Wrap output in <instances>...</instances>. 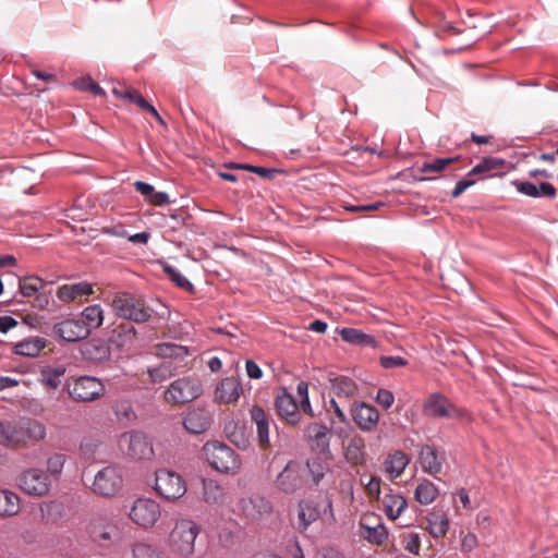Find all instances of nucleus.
I'll list each match as a JSON object with an SVG mask.
<instances>
[{
	"label": "nucleus",
	"mask_w": 558,
	"mask_h": 558,
	"mask_svg": "<svg viewBox=\"0 0 558 558\" xmlns=\"http://www.w3.org/2000/svg\"><path fill=\"white\" fill-rule=\"evenodd\" d=\"M46 435V426L34 418H21L16 422L0 421V444L4 446H19L31 441H40Z\"/></svg>",
	"instance_id": "nucleus-1"
},
{
	"label": "nucleus",
	"mask_w": 558,
	"mask_h": 558,
	"mask_svg": "<svg viewBox=\"0 0 558 558\" xmlns=\"http://www.w3.org/2000/svg\"><path fill=\"white\" fill-rule=\"evenodd\" d=\"M201 529L190 519L178 520L169 534L170 553L179 558H190L195 551V539Z\"/></svg>",
	"instance_id": "nucleus-2"
},
{
	"label": "nucleus",
	"mask_w": 558,
	"mask_h": 558,
	"mask_svg": "<svg viewBox=\"0 0 558 558\" xmlns=\"http://www.w3.org/2000/svg\"><path fill=\"white\" fill-rule=\"evenodd\" d=\"M112 308L117 316L136 324L148 322L154 314V310L143 296L126 292L118 293L113 298Z\"/></svg>",
	"instance_id": "nucleus-3"
},
{
	"label": "nucleus",
	"mask_w": 558,
	"mask_h": 558,
	"mask_svg": "<svg viewBox=\"0 0 558 558\" xmlns=\"http://www.w3.org/2000/svg\"><path fill=\"white\" fill-rule=\"evenodd\" d=\"M203 452L209 465L218 472L235 474L240 470L239 456L223 442L208 441L204 445Z\"/></svg>",
	"instance_id": "nucleus-4"
},
{
	"label": "nucleus",
	"mask_w": 558,
	"mask_h": 558,
	"mask_svg": "<svg viewBox=\"0 0 558 558\" xmlns=\"http://www.w3.org/2000/svg\"><path fill=\"white\" fill-rule=\"evenodd\" d=\"M203 392L201 380L193 376H186L173 380L165 391V400L168 403L183 404L197 399Z\"/></svg>",
	"instance_id": "nucleus-5"
},
{
	"label": "nucleus",
	"mask_w": 558,
	"mask_h": 558,
	"mask_svg": "<svg viewBox=\"0 0 558 558\" xmlns=\"http://www.w3.org/2000/svg\"><path fill=\"white\" fill-rule=\"evenodd\" d=\"M322 515L326 517V521L329 524L336 522L332 509V500L330 498H327L324 505L315 500H301L299 502L298 510L299 531L305 532L308 526L317 521Z\"/></svg>",
	"instance_id": "nucleus-6"
},
{
	"label": "nucleus",
	"mask_w": 558,
	"mask_h": 558,
	"mask_svg": "<svg viewBox=\"0 0 558 558\" xmlns=\"http://www.w3.org/2000/svg\"><path fill=\"white\" fill-rule=\"evenodd\" d=\"M154 490L163 499L174 501L186 493V484L183 477L167 469H160L155 473Z\"/></svg>",
	"instance_id": "nucleus-7"
},
{
	"label": "nucleus",
	"mask_w": 558,
	"mask_h": 558,
	"mask_svg": "<svg viewBox=\"0 0 558 558\" xmlns=\"http://www.w3.org/2000/svg\"><path fill=\"white\" fill-rule=\"evenodd\" d=\"M423 414L432 418H462L465 410L457 407L440 392L430 393L422 405Z\"/></svg>",
	"instance_id": "nucleus-8"
},
{
	"label": "nucleus",
	"mask_w": 558,
	"mask_h": 558,
	"mask_svg": "<svg viewBox=\"0 0 558 558\" xmlns=\"http://www.w3.org/2000/svg\"><path fill=\"white\" fill-rule=\"evenodd\" d=\"M70 397L77 402H90L101 398L106 388L104 383L94 376H80L68 385Z\"/></svg>",
	"instance_id": "nucleus-9"
},
{
	"label": "nucleus",
	"mask_w": 558,
	"mask_h": 558,
	"mask_svg": "<svg viewBox=\"0 0 558 558\" xmlns=\"http://www.w3.org/2000/svg\"><path fill=\"white\" fill-rule=\"evenodd\" d=\"M17 485L28 496L44 497L50 492L51 478L47 472L38 468H31L19 475Z\"/></svg>",
	"instance_id": "nucleus-10"
},
{
	"label": "nucleus",
	"mask_w": 558,
	"mask_h": 558,
	"mask_svg": "<svg viewBox=\"0 0 558 558\" xmlns=\"http://www.w3.org/2000/svg\"><path fill=\"white\" fill-rule=\"evenodd\" d=\"M160 517V505L150 498H137L129 511L131 521L142 529L153 527Z\"/></svg>",
	"instance_id": "nucleus-11"
},
{
	"label": "nucleus",
	"mask_w": 558,
	"mask_h": 558,
	"mask_svg": "<svg viewBox=\"0 0 558 558\" xmlns=\"http://www.w3.org/2000/svg\"><path fill=\"white\" fill-rule=\"evenodd\" d=\"M120 446L135 461L150 460L155 452L151 441L142 432H128L120 436Z\"/></svg>",
	"instance_id": "nucleus-12"
},
{
	"label": "nucleus",
	"mask_w": 558,
	"mask_h": 558,
	"mask_svg": "<svg viewBox=\"0 0 558 558\" xmlns=\"http://www.w3.org/2000/svg\"><path fill=\"white\" fill-rule=\"evenodd\" d=\"M305 483V469L296 461H289L275 480V487L286 494L292 495L300 490Z\"/></svg>",
	"instance_id": "nucleus-13"
},
{
	"label": "nucleus",
	"mask_w": 558,
	"mask_h": 558,
	"mask_svg": "<svg viewBox=\"0 0 558 558\" xmlns=\"http://www.w3.org/2000/svg\"><path fill=\"white\" fill-rule=\"evenodd\" d=\"M122 484L120 470L116 466H106L95 475L92 489L99 496L111 497L122 488Z\"/></svg>",
	"instance_id": "nucleus-14"
},
{
	"label": "nucleus",
	"mask_w": 558,
	"mask_h": 558,
	"mask_svg": "<svg viewBox=\"0 0 558 558\" xmlns=\"http://www.w3.org/2000/svg\"><path fill=\"white\" fill-rule=\"evenodd\" d=\"M331 425L332 421L329 425L323 422H312L305 427L304 437L313 451L322 454L330 452Z\"/></svg>",
	"instance_id": "nucleus-15"
},
{
	"label": "nucleus",
	"mask_w": 558,
	"mask_h": 558,
	"mask_svg": "<svg viewBox=\"0 0 558 558\" xmlns=\"http://www.w3.org/2000/svg\"><path fill=\"white\" fill-rule=\"evenodd\" d=\"M351 416L356 426L365 433L375 432L378 426L379 413L377 409L365 402H353Z\"/></svg>",
	"instance_id": "nucleus-16"
},
{
	"label": "nucleus",
	"mask_w": 558,
	"mask_h": 558,
	"mask_svg": "<svg viewBox=\"0 0 558 558\" xmlns=\"http://www.w3.org/2000/svg\"><path fill=\"white\" fill-rule=\"evenodd\" d=\"M243 393L241 379L235 376L222 378L215 389V401L219 404L235 403Z\"/></svg>",
	"instance_id": "nucleus-17"
},
{
	"label": "nucleus",
	"mask_w": 558,
	"mask_h": 558,
	"mask_svg": "<svg viewBox=\"0 0 558 558\" xmlns=\"http://www.w3.org/2000/svg\"><path fill=\"white\" fill-rule=\"evenodd\" d=\"M241 509L246 518L259 520L272 512V504L262 495H252L241 500Z\"/></svg>",
	"instance_id": "nucleus-18"
},
{
	"label": "nucleus",
	"mask_w": 558,
	"mask_h": 558,
	"mask_svg": "<svg viewBox=\"0 0 558 558\" xmlns=\"http://www.w3.org/2000/svg\"><path fill=\"white\" fill-rule=\"evenodd\" d=\"M53 333L66 342H76L88 337L77 318H68L54 324Z\"/></svg>",
	"instance_id": "nucleus-19"
},
{
	"label": "nucleus",
	"mask_w": 558,
	"mask_h": 558,
	"mask_svg": "<svg viewBox=\"0 0 558 558\" xmlns=\"http://www.w3.org/2000/svg\"><path fill=\"white\" fill-rule=\"evenodd\" d=\"M93 284L88 281H80L75 283H65L58 287L56 295L62 303H70L82 300L93 294Z\"/></svg>",
	"instance_id": "nucleus-20"
},
{
	"label": "nucleus",
	"mask_w": 558,
	"mask_h": 558,
	"mask_svg": "<svg viewBox=\"0 0 558 558\" xmlns=\"http://www.w3.org/2000/svg\"><path fill=\"white\" fill-rule=\"evenodd\" d=\"M277 412L281 418L291 425H296L301 422L302 415L299 405L292 395L282 392L278 395L275 402Z\"/></svg>",
	"instance_id": "nucleus-21"
},
{
	"label": "nucleus",
	"mask_w": 558,
	"mask_h": 558,
	"mask_svg": "<svg viewBox=\"0 0 558 558\" xmlns=\"http://www.w3.org/2000/svg\"><path fill=\"white\" fill-rule=\"evenodd\" d=\"M111 342L119 349L131 350L137 340V331L130 322H124L112 330Z\"/></svg>",
	"instance_id": "nucleus-22"
},
{
	"label": "nucleus",
	"mask_w": 558,
	"mask_h": 558,
	"mask_svg": "<svg viewBox=\"0 0 558 558\" xmlns=\"http://www.w3.org/2000/svg\"><path fill=\"white\" fill-rule=\"evenodd\" d=\"M251 421L256 425L257 438L262 446L270 444L269 427L270 416L259 405H253L250 410Z\"/></svg>",
	"instance_id": "nucleus-23"
},
{
	"label": "nucleus",
	"mask_w": 558,
	"mask_h": 558,
	"mask_svg": "<svg viewBox=\"0 0 558 558\" xmlns=\"http://www.w3.org/2000/svg\"><path fill=\"white\" fill-rule=\"evenodd\" d=\"M426 530L434 538L444 537L450 526L449 519L445 511L432 509L425 517Z\"/></svg>",
	"instance_id": "nucleus-24"
},
{
	"label": "nucleus",
	"mask_w": 558,
	"mask_h": 558,
	"mask_svg": "<svg viewBox=\"0 0 558 558\" xmlns=\"http://www.w3.org/2000/svg\"><path fill=\"white\" fill-rule=\"evenodd\" d=\"M77 319L85 327V331L89 336L102 325L105 319L104 308L99 304L88 305L82 311Z\"/></svg>",
	"instance_id": "nucleus-25"
},
{
	"label": "nucleus",
	"mask_w": 558,
	"mask_h": 558,
	"mask_svg": "<svg viewBox=\"0 0 558 558\" xmlns=\"http://www.w3.org/2000/svg\"><path fill=\"white\" fill-rule=\"evenodd\" d=\"M341 339L350 344L359 345L363 348H377V340L368 333H365L361 329L344 327L339 331Z\"/></svg>",
	"instance_id": "nucleus-26"
},
{
	"label": "nucleus",
	"mask_w": 558,
	"mask_h": 558,
	"mask_svg": "<svg viewBox=\"0 0 558 558\" xmlns=\"http://www.w3.org/2000/svg\"><path fill=\"white\" fill-rule=\"evenodd\" d=\"M418 459L424 472L435 475L441 471L442 462L434 447L423 446L420 450Z\"/></svg>",
	"instance_id": "nucleus-27"
},
{
	"label": "nucleus",
	"mask_w": 558,
	"mask_h": 558,
	"mask_svg": "<svg viewBox=\"0 0 558 558\" xmlns=\"http://www.w3.org/2000/svg\"><path fill=\"white\" fill-rule=\"evenodd\" d=\"M409 462L410 459L408 454L401 450H397L386 458L384 462L385 472L389 478L395 480L403 473Z\"/></svg>",
	"instance_id": "nucleus-28"
},
{
	"label": "nucleus",
	"mask_w": 558,
	"mask_h": 558,
	"mask_svg": "<svg viewBox=\"0 0 558 558\" xmlns=\"http://www.w3.org/2000/svg\"><path fill=\"white\" fill-rule=\"evenodd\" d=\"M183 426L191 434H202L209 426V420L203 410L194 409L184 416Z\"/></svg>",
	"instance_id": "nucleus-29"
},
{
	"label": "nucleus",
	"mask_w": 558,
	"mask_h": 558,
	"mask_svg": "<svg viewBox=\"0 0 558 558\" xmlns=\"http://www.w3.org/2000/svg\"><path fill=\"white\" fill-rule=\"evenodd\" d=\"M330 390L338 398L349 399L355 395L357 386L348 376H336L330 378Z\"/></svg>",
	"instance_id": "nucleus-30"
},
{
	"label": "nucleus",
	"mask_w": 558,
	"mask_h": 558,
	"mask_svg": "<svg viewBox=\"0 0 558 558\" xmlns=\"http://www.w3.org/2000/svg\"><path fill=\"white\" fill-rule=\"evenodd\" d=\"M64 374L65 368L63 366H45L39 372V383L47 390H56L60 386Z\"/></svg>",
	"instance_id": "nucleus-31"
},
{
	"label": "nucleus",
	"mask_w": 558,
	"mask_h": 558,
	"mask_svg": "<svg viewBox=\"0 0 558 558\" xmlns=\"http://www.w3.org/2000/svg\"><path fill=\"white\" fill-rule=\"evenodd\" d=\"M155 354L162 359L184 360L191 354L190 349L172 342H162L155 345Z\"/></svg>",
	"instance_id": "nucleus-32"
},
{
	"label": "nucleus",
	"mask_w": 558,
	"mask_h": 558,
	"mask_svg": "<svg viewBox=\"0 0 558 558\" xmlns=\"http://www.w3.org/2000/svg\"><path fill=\"white\" fill-rule=\"evenodd\" d=\"M46 341L40 337H31L24 339L13 347V352L19 355L34 357L45 348Z\"/></svg>",
	"instance_id": "nucleus-33"
},
{
	"label": "nucleus",
	"mask_w": 558,
	"mask_h": 558,
	"mask_svg": "<svg viewBox=\"0 0 558 558\" xmlns=\"http://www.w3.org/2000/svg\"><path fill=\"white\" fill-rule=\"evenodd\" d=\"M383 505L386 515L391 520H396L407 508L408 502L400 494H388L384 497Z\"/></svg>",
	"instance_id": "nucleus-34"
},
{
	"label": "nucleus",
	"mask_w": 558,
	"mask_h": 558,
	"mask_svg": "<svg viewBox=\"0 0 558 558\" xmlns=\"http://www.w3.org/2000/svg\"><path fill=\"white\" fill-rule=\"evenodd\" d=\"M20 508L17 494L8 489H0V517L15 515Z\"/></svg>",
	"instance_id": "nucleus-35"
},
{
	"label": "nucleus",
	"mask_w": 558,
	"mask_h": 558,
	"mask_svg": "<svg viewBox=\"0 0 558 558\" xmlns=\"http://www.w3.org/2000/svg\"><path fill=\"white\" fill-rule=\"evenodd\" d=\"M437 486L428 480L420 483L414 492L415 500L423 506L430 505L437 498Z\"/></svg>",
	"instance_id": "nucleus-36"
},
{
	"label": "nucleus",
	"mask_w": 558,
	"mask_h": 558,
	"mask_svg": "<svg viewBox=\"0 0 558 558\" xmlns=\"http://www.w3.org/2000/svg\"><path fill=\"white\" fill-rule=\"evenodd\" d=\"M223 432L231 442L238 448L245 449L248 446V439L244 434V427L235 421H229L225 424Z\"/></svg>",
	"instance_id": "nucleus-37"
},
{
	"label": "nucleus",
	"mask_w": 558,
	"mask_h": 558,
	"mask_svg": "<svg viewBox=\"0 0 558 558\" xmlns=\"http://www.w3.org/2000/svg\"><path fill=\"white\" fill-rule=\"evenodd\" d=\"M46 284L47 282L38 276H29L20 280L19 292L25 298H34Z\"/></svg>",
	"instance_id": "nucleus-38"
},
{
	"label": "nucleus",
	"mask_w": 558,
	"mask_h": 558,
	"mask_svg": "<svg viewBox=\"0 0 558 558\" xmlns=\"http://www.w3.org/2000/svg\"><path fill=\"white\" fill-rule=\"evenodd\" d=\"M506 161L502 158L497 157H485L477 165H475L468 175L489 173L492 171L501 170L505 167Z\"/></svg>",
	"instance_id": "nucleus-39"
},
{
	"label": "nucleus",
	"mask_w": 558,
	"mask_h": 558,
	"mask_svg": "<svg viewBox=\"0 0 558 558\" xmlns=\"http://www.w3.org/2000/svg\"><path fill=\"white\" fill-rule=\"evenodd\" d=\"M163 272L169 277V279L180 289L193 292L194 286L193 283L175 267L165 263L162 265Z\"/></svg>",
	"instance_id": "nucleus-40"
},
{
	"label": "nucleus",
	"mask_w": 558,
	"mask_h": 558,
	"mask_svg": "<svg viewBox=\"0 0 558 558\" xmlns=\"http://www.w3.org/2000/svg\"><path fill=\"white\" fill-rule=\"evenodd\" d=\"M204 499L208 504H217L223 497V488L211 478L203 480Z\"/></svg>",
	"instance_id": "nucleus-41"
},
{
	"label": "nucleus",
	"mask_w": 558,
	"mask_h": 558,
	"mask_svg": "<svg viewBox=\"0 0 558 558\" xmlns=\"http://www.w3.org/2000/svg\"><path fill=\"white\" fill-rule=\"evenodd\" d=\"M175 367L171 361H163L156 367L148 368V375L154 383H162L173 376Z\"/></svg>",
	"instance_id": "nucleus-42"
},
{
	"label": "nucleus",
	"mask_w": 558,
	"mask_h": 558,
	"mask_svg": "<svg viewBox=\"0 0 558 558\" xmlns=\"http://www.w3.org/2000/svg\"><path fill=\"white\" fill-rule=\"evenodd\" d=\"M132 556L133 558H165L157 547L146 543H135L132 546Z\"/></svg>",
	"instance_id": "nucleus-43"
},
{
	"label": "nucleus",
	"mask_w": 558,
	"mask_h": 558,
	"mask_svg": "<svg viewBox=\"0 0 558 558\" xmlns=\"http://www.w3.org/2000/svg\"><path fill=\"white\" fill-rule=\"evenodd\" d=\"M362 527L364 529L362 534L369 543L380 545L388 538V531L384 524L374 527L362 525Z\"/></svg>",
	"instance_id": "nucleus-44"
},
{
	"label": "nucleus",
	"mask_w": 558,
	"mask_h": 558,
	"mask_svg": "<svg viewBox=\"0 0 558 558\" xmlns=\"http://www.w3.org/2000/svg\"><path fill=\"white\" fill-rule=\"evenodd\" d=\"M457 158H436L432 161L424 162L422 166L417 168V171L422 174H426L429 172H441L445 168L453 162Z\"/></svg>",
	"instance_id": "nucleus-45"
},
{
	"label": "nucleus",
	"mask_w": 558,
	"mask_h": 558,
	"mask_svg": "<svg viewBox=\"0 0 558 558\" xmlns=\"http://www.w3.org/2000/svg\"><path fill=\"white\" fill-rule=\"evenodd\" d=\"M363 440L361 438H353L347 448V458L353 463H360L363 461Z\"/></svg>",
	"instance_id": "nucleus-46"
},
{
	"label": "nucleus",
	"mask_w": 558,
	"mask_h": 558,
	"mask_svg": "<svg viewBox=\"0 0 558 558\" xmlns=\"http://www.w3.org/2000/svg\"><path fill=\"white\" fill-rule=\"evenodd\" d=\"M65 463V457L62 453H56L47 460V474L51 477L58 478L62 473Z\"/></svg>",
	"instance_id": "nucleus-47"
},
{
	"label": "nucleus",
	"mask_w": 558,
	"mask_h": 558,
	"mask_svg": "<svg viewBox=\"0 0 558 558\" xmlns=\"http://www.w3.org/2000/svg\"><path fill=\"white\" fill-rule=\"evenodd\" d=\"M512 185L515 187L517 192L533 198H538L537 186L534 183L515 180L512 182Z\"/></svg>",
	"instance_id": "nucleus-48"
},
{
	"label": "nucleus",
	"mask_w": 558,
	"mask_h": 558,
	"mask_svg": "<svg viewBox=\"0 0 558 558\" xmlns=\"http://www.w3.org/2000/svg\"><path fill=\"white\" fill-rule=\"evenodd\" d=\"M375 401L384 409L388 410L395 402V396L390 390L380 388L377 390Z\"/></svg>",
	"instance_id": "nucleus-49"
},
{
	"label": "nucleus",
	"mask_w": 558,
	"mask_h": 558,
	"mask_svg": "<svg viewBox=\"0 0 558 558\" xmlns=\"http://www.w3.org/2000/svg\"><path fill=\"white\" fill-rule=\"evenodd\" d=\"M50 299L51 292L43 289L33 298L32 306L39 311L45 310L49 305Z\"/></svg>",
	"instance_id": "nucleus-50"
},
{
	"label": "nucleus",
	"mask_w": 558,
	"mask_h": 558,
	"mask_svg": "<svg viewBox=\"0 0 558 558\" xmlns=\"http://www.w3.org/2000/svg\"><path fill=\"white\" fill-rule=\"evenodd\" d=\"M85 353L93 360H106L109 356V350L105 345H88Z\"/></svg>",
	"instance_id": "nucleus-51"
},
{
	"label": "nucleus",
	"mask_w": 558,
	"mask_h": 558,
	"mask_svg": "<svg viewBox=\"0 0 558 558\" xmlns=\"http://www.w3.org/2000/svg\"><path fill=\"white\" fill-rule=\"evenodd\" d=\"M408 364V361L399 355L392 356H381L380 357V365L384 368H396V367H402Z\"/></svg>",
	"instance_id": "nucleus-52"
},
{
	"label": "nucleus",
	"mask_w": 558,
	"mask_h": 558,
	"mask_svg": "<svg viewBox=\"0 0 558 558\" xmlns=\"http://www.w3.org/2000/svg\"><path fill=\"white\" fill-rule=\"evenodd\" d=\"M136 105L144 111L150 113L160 124H165L161 116L158 113L156 108L149 104L143 96H136Z\"/></svg>",
	"instance_id": "nucleus-53"
},
{
	"label": "nucleus",
	"mask_w": 558,
	"mask_h": 558,
	"mask_svg": "<svg viewBox=\"0 0 558 558\" xmlns=\"http://www.w3.org/2000/svg\"><path fill=\"white\" fill-rule=\"evenodd\" d=\"M112 93L129 102L136 104V96H142L136 89L133 88H113Z\"/></svg>",
	"instance_id": "nucleus-54"
},
{
	"label": "nucleus",
	"mask_w": 558,
	"mask_h": 558,
	"mask_svg": "<svg viewBox=\"0 0 558 558\" xmlns=\"http://www.w3.org/2000/svg\"><path fill=\"white\" fill-rule=\"evenodd\" d=\"M134 187L148 202L150 201L154 192L156 191L155 187L151 184L143 182V181H136L134 183Z\"/></svg>",
	"instance_id": "nucleus-55"
},
{
	"label": "nucleus",
	"mask_w": 558,
	"mask_h": 558,
	"mask_svg": "<svg viewBox=\"0 0 558 558\" xmlns=\"http://www.w3.org/2000/svg\"><path fill=\"white\" fill-rule=\"evenodd\" d=\"M538 197L554 198L557 194L556 187L549 182H542L537 186Z\"/></svg>",
	"instance_id": "nucleus-56"
},
{
	"label": "nucleus",
	"mask_w": 558,
	"mask_h": 558,
	"mask_svg": "<svg viewBox=\"0 0 558 558\" xmlns=\"http://www.w3.org/2000/svg\"><path fill=\"white\" fill-rule=\"evenodd\" d=\"M246 374L252 379H259L263 376L262 368L252 360H247L245 363Z\"/></svg>",
	"instance_id": "nucleus-57"
},
{
	"label": "nucleus",
	"mask_w": 558,
	"mask_h": 558,
	"mask_svg": "<svg viewBox=\"0 0 558 558\" xmlns=\"http://www.w3.org/2000/svg\"><path fill=\"white\" fill-rule=\"evenodd\" d=\"M92 535H93L94 541L101 545H105L106 542H110L112 538V534L110 531L101 530V529H97V527H94Z\"/></svg>",
	"instance_id": "nucleus-58"
},
{
	"label": "nucleus",
	"mask_w": 558,
	"mask_h": 558,
	"mask_svg": "<svg viewBox=\"0 0 558 558\" xmlns=\"http://www.w3.org/2000/svg\"><path fill=\"white\" fill-rule=\"evenodd\" d=\"M477 546V537L473 533H468L461 541L462 550L470 553Z\"/></svg>",
	"instance_id": "nucleus-59"
},
{
	"label": "nucleus",
	"mask_w": 558,
	"mask_h": 558,
	"mask_svg": "<svg viewBox=\"0 0 558 558\" xmlns=\"http://www.w3.org/2000/svg\"><path fill=\"white\" fill-rule=\"evenodd\" d=\"M475 183L474 180H466V179H462L460 181L457 182L451 195L452 197H458L460 196L468 187L472 186L473 184Z\"/></svg>",
	"instance_id": "nucleus-60"
},
{
	"label": "nucleus",
	"mask_w": 558,
	"mask_h": 558,
	"mask_svg": "<svg viewBox=\"0 0 558 558\" xmlns=\"http://www.w3.org/2000/svg\"><path fill=\"white\" fill-rule=\"evenodd\" d=\"M17 320L11 316H0V332L7 333L10 329L17 326Z\"/></svg>",
	"instance_id": "nucleus-61"
},
{
	"label": "nucleus",
	"mask_w": 558,
	"mask_h": 558,
	"mask_svg": "<svg viewBox=\"0 0 558 558\" xmlns=\"http://www.w3.org/2000/svg\"><path fill=\"white\" fill-rule=\"evenodd\" d=\"M169 195L166 192H157L155 191L149 203L156 205V206H165L169 204Z\"/></svg>",
	"instance_id": "nucleus-62"
},
{
	"label": "nucleus",
	"mask_w": 558,
	"mask_h": 558,
	"mask_svg": "<svg viewBox=\"0 0 558 558\" xmlns=\"http://www.w3.org/2000/svg\"><path fill=\"white\" fill-rule=\"evenodd\" d=\"M366 489L371 495H376L378 497L380 494V478L372 476L366 484Z\"/></svg>",
	"instance_id": "nucleus-63"
},
{
	"label": "nucleus",
	"mask_w": 558,
	"mask_h": 558,
	"mask_svg": "<svg viewBox=\"0 0 558 558\" xmlns=\"http://www.w3.org/2000/svg\"><path fill=\"white\" fill-rule=\"evenodd\" d=\"M320 558H345V556L336 548L327 547L322 550Z\"/></svg>",
	"instance_id": "nucleus-64"
}]
</instances>
